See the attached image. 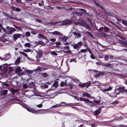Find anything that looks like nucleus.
<instances>
[{
  "label": "nucleus",
  "mask_w": 127,
  "mask_h": 127,
  "mask_svg": "<svg viewBox=\"0 0 127 127\" xmlns=\"http://www.w3.org/2000/svg\"><path fill=\"white\" fill-rule=\"evenodd\" d=\"M93 72H95V74L94 76L95 77H97L101 75L103 76L104 73L100 71H98L97 70H93Z\"/></svg>",
  "instance_id": "1"
},
{
  "label": "nucleus",
  "mask_w": 127,
  "mask_h": 127,
  "mask_svg": "<svg viewBox=\"0 0 127 127\" xmlns=\"http://www.w3.org/2000/svg\"><path fill=\"white\" fill-rule=\"evenodd\" d=\"M6 29L8 33L9 34H12L13 32L16 30L15 28L12 27L10 28L8 27H7Z\"/></svg>",
  "instance_id": "2"
},
{
  "label": "nucleus",
  "mask_w": 127,
  "mask_h": 127,
  "mask_svg": "<svg viewBox=\"0 0 127 127\" xmlns=\"http://www.w3.org/2000/svg\"><path fill=\"white\" fill-rule=\"evenodd\" d=\"M63 23L61 25H66L72 23V20H66L62 22Z\"/></svg>",
  "instance_id": "3"
},
{
  "label": "nucleus",
  "mask_w": 127,
  "mask_h": 127,
  "mask_svg": "<svg viewBox=\"0 0 127 127\" xmlns=\"http://www.w3.org/2000/svg\"><path fill=\"white\" fill-rule=\"evenodd\" d=\"M43 67L42 66H41V67L39 66L38 67L37 69L39 71H42V70H46L49 69L50 67L48 66L47 67H44V68H43Z\"/></svg>",
  "instance_id": "4"
},
{
  "label": "nucleus",
  "mask_w": 127,
  "mask_h": 127,
  "mask_svg": "<svg viewBox=\"0 0 127 127\" xmlns=\"http://www.w3.org/2000/svg\"><path fill=\"white\" fill-rule=\"evenodd\" d=\"M11 56V54L10 53H8L5 54V57L4 58V60H7L9 59L10 57Z\"/></svg>",
  "instance_id": "5"
},
{
  "label": "nucleus",
  "mask_w": 127,
  "mask_h": 127,
  "mask_svg": "<svg viewBox=\"0 0 127 127\" xmlns=\"http://www.w3.org/2000/svg\"><path fill=\"white\" fill-rule=\"evenodd\" d=\"M60 22H48L47 23V25H48L49 26H55V24H57L58 23H60Z\"/></svg>",
  "instance_id": "6"
},
{
  "label": "nucleus",
  "mask_w": 127,
  "mask_h": 127,
  "mask_svg": "<svg viewBox=\"0 0 127 127\" xmlns=\"http://www.w3.org/2000/svg\"><path fill=\"white\" fill-rule=\"evenodd\" d=\"M4 15L6 16L9 19H12L14 20L15 19L13 17H12L11 15H9L8 14L6 13L5 12L3 13Z\"/></svg>",
  "instance_id": "7"
},
{
  "label": "nucleus",
  "mask_w": 127,
  "mask_h": 127,
  "mask_svg": "<svg viewBox=\"0 0 127 127\" xmlns=\"http://www.w3.org/2000/svg\"><path fill=\"white\" fill-rule=\"evenodd\" d=\"M21 34H14L13 36L14 39L15 40H16L18 38L20 37Z\"/></svg>",
  "instance_id": "8"
},
{
  "label": "nucleus",
  "mask_w": 127,
  "mask_h": 127,
  "mask_svg": "<svg viewBox=\"0 0 127 127\" xmlns=\"http://www.w3.org/2000/svg\"><path fill=\"white\" fill-rule=\"evenodd\" d=\"M101 65L104 66H106L107 67L110 68H112V65L111 64L109 63H107L105 64H102Z\"/></svg>",
  "instance_id": "9"
},
{
  "label": "nucleus",
  "mask_w": 127,
  "mask_h": 127,
  "mask_svg": "<svg viewBox=\"0 0 127 127\" xmlns=\"http://www.w3.org/2000/svg\"><path fill=\"white\" fill-rule=\"evenodd\" d=\"M51 33L53 35L59 36H61L62 35V34L60 32L57 31H55L54 32H52Z\"/></svg>",
  "instance_id": "10"
},
{
  "label": "nucleus",
  "mask_w": 127,
  "mask_h": 127,
  "mask_svg": "<svg viewBox=\"0 0 127 127\" xmlns=\"http://www.w3.org/2000/svg\"><path fill=\"white\" fill-rule=\"evenodd\" d=\"M22 69L20 68V66H18L15 69V73H17L22 71Z\"/></svg>",
  "instance_id": "11"
},
{
  "label": "nucleus",
  "mask_w": 127,
  "mask_h": 127,
  "mask_svg": "<svg viewBox=\"0 0 127 127\" xmlns=\"http://www.w3.org/2000/svg\"><path fill=\"white\" fill-rule=\"evenodd\" d=\"M19 91V89H14L12 88H11L10 89V91L12 92L13 94H15V93L18 92Z\"/></svg>",
  "instance_id": "12"
},
{
  "label": "nucleus",
  "mask_w": 127,
  "mask_h": 127,
  "mask_svg": "<svg viewBox=\"0 0 127 127\" xmlns=\"http://www.w3.org/2000/svg\"><path fill=\"white\" fill-rule=\"evenodd\" d=\"M8 91L7 90H3L2 93L1 94V95L2 96L5 95L7 94Z\"/></svg>",
  "instance_id": "13"
},
{
  "label": "nucleus",
  "mask_w": 127,
  "mask_h": 127,
  "mask_svg": "<svg viewBox=\"0 0 127 127\" xmlns=\"http://www.w3.org/2000/svg\"><path fill=\"white\" fill-rule=\"evenodd\" d=\"M72 33L75 36H77V37L80 38L81 37V35L79 33L76 32H72Z\"/></svg>",
  "instance_id": "14"
},
{
  "label": "nucleus",
  "mask_w": 127,
  "mask_h": 127,
  "mask_svg": "<svg viewBox=\"0 0 127 127\" xmlns=\"http://www.w3.org/2000/svg\"><path fill=\"white\" fill-rule=\"evenodd\" d=\"M83 96H86L88 98H90L91 97V95L86 92H84Z\"/></svg>",
  "instance_id": "15"
},
{
  "label": "nucleus",
  "mask_w": 127,
  "mask_h": 127,
  "mask_svg": "<svg viewBox=\"0 0 127 127\" xmlns=\"http://www.w3.org/2000/svg\"><path fill=\"white\" fill-rule=\"evenodd\" d=\"M58 83V81H55L53 84L52 87H55V88H57L59 86Z\"/></svg>",
  "instance_id": "16"
},
{
  "label": "nucleus",
  "mask_w": 127,
  "mask_h": 127,
  "mask_svg": "<svg viewBox=\"0 0 127 127\" xmlns=\"http://www.w3.org/2000/svg\"><path fill=\"white\" fill-rule=\"evenodd\" d=\"M85 33L87 35L90 36L92 39H93V35L89 31H87L85 32Z\"/></svg>",
  "instance_id": "17"
},
{
  "label": "nucleus",
  "mask_w": 127,
  "mask_h": 127,
  "mask_svg": "<svg viewBox=\"0 0 127 127\" xmlns=\"http://www.w3.org/2000/svg\"><path fill=\"white\" fill-rule=\"evenodd\" d=\"M100 111L98 110H96L94 112V115L95 116H97L100 113V111L101 110L100 108H99Z\"/></svg>",
  "instance_id": "18"
},
{
  "label": "nucleus",
  "mask_w": 127,
  "mask_h": 127,
  "mask_svg": "<svg viewBox=\"0 0 127 127\" xmlns=\"http://www.w3.org/2000/svg\"><path fill=\"white\" fill-rule=\"evenodd\" d=\"M21 59V58H18L17 59L15 60V64H17L21 62L20 60Z\"/></svg>",
  "instance_id": "19"
},
{
  "label": "nucleus",
  "mask_w": 127,
  "mask_h": 127,
  "mask_svg": "<svg viewBox=\"0 0 127 127\" xmlns=\"http://www.w3.org/2000/svg\"><path fill=\"white\" fill-rule=\"evenodd\" d=\"M38 37L39 38H44L46 39V37L44 35L42 34H39L38 35Z\"/></svg>",
  "instance_id": "20"
},
{
  "label": "nucleus",
  "mask_w": 127,
  "mask_h": 127,
  "mask_svg": "<svg viewBox=\"0 0 127 127\" xmlns=\"http://www.w3.org/2000/svg\"><path fill=\"white\" fill-rule=\"evenodd\" d=\"M66 80L65 81V82H64L63 81H62L61 83H60V85L61 86V87H63L64 86H66Z\"/></svg>",
  "instance_id": "21"
},
{
  "label": "nucleus",
  "mask_w": 127,
  "mask_h": 127,
  "mask_svg": "<svg viewBox=\"0 0 127 127\" xmlns=\"http://www.w3.org/2000/svg\"><path fill=\"white\" fill-rule=\"evenodd\" d=\"M28 83H29L28 86L29 87V88H32L34 84V83L32 82H28Z\"/></svg>",
  "instance_id": "22"
},
{
  "label": "nucleus",
  "mask_w": 127,
  "mask_h": 127,
  "mask_svg": "<svg viewBox=\"0 0 127 127\" xmlns=\"http://www.w3.org/2000/svg\"><path fill=\"white\" fill-rule=\"evenodd\" d=\"M125 88V87L124 86H122V87H120L118 88H117L116 89H115V90H118V91L121 90V91H122L123 89H124Z\"/></svg>",
  "instance_id": "23"
},
{
  "label": "nucleus",
  "mask_w": 127,
  "mask_h": 127,
  "mask_svg": "<svg viewBox=\"0 0 127 127\" xmlns=\"http://www.w3.org/2000/svg\"><path fill=\"white\" fill-rule=\"evenodd\" d=\"M62 104H64L65 105L67 106H71L72 105H73V104L72 103H70L69 104L67 103L64 102H63L62 103Z\"/></svg>",
  "instance_id": "24"
},
{
  "label": "nucleus",
  "mask_w": 127,
  "mask_h": 127,
  "mask_svg": "<svg viewBox=\"0 0 127 127\" xmlns=\"http://www.w3.org/2000/svg\"><path fill=\"white\" fill-rule=\"evenodd\" d=\"M60 39L63 42H65L66 40V38L64 37H60Z\"/></svg>",
  "instance_id": "25"
},
{
  "label": "nucleus",
  "mask_w": 127,
  "mask_h": 127,
  "mask_svg": "<svg viewBox=\"0 0 127 127\" xmlns=\"http://www.w3.org/2000/svg\"><path fill=\"white\" fill-rule=\"evenodd\" d=\"M63 105H61L60 104H57L55 105H53V108H57V107H60L62 106Z\"/></svg>",
  "instance_id": "26"
},
{
  "label": "nucleus",
  "mask_w": 127,
  "mask_h": 127,
  "mask_svg": "<svg viewBox=\"0 0 127 127\" xmlns=\"http://www.w3.org/2000/svg\"><path fill=\"white\" fill-rule=\"evenodd\" d=\"M103 29H104V31L105 32H108L109 30L108 28L106 26H105L104 27Z\"/></svg>",
  "instance_id": "27"
},
{
  "label": "nucleus",
  "mask_w": 127,
  "mask_h": 127,
  "mask_svg": "<svg viewBox=\"0 0 127 127\" xmlns=\"http://www.w3.org/2000/svg\"><path fill=\"white\" fill-rule=\"evenodd\" d=\"M122 23L123 25L127 26V21L125 20H122Z\"/></svg>",
  "instance_id": "28"
},
{
  "label": "nucleus",
  "mask_w": 127,
  "mask_h": 127,
  "mask_svg": "<svg viewBox=\"0 0 127 127\" xmlns=\"http://www.w3.org/2000/svg\"><path fill=\"white\" fill-rule=\"evenodd\" d=\"M91 82H88L86 83H84L85 86L86 87H88L91 85Z\"/></svg>",
  "instance_id": "29"
},
{
  "label": "nucleus",
  "mask_w": 127,
  "mask_h": 127,
  "mask_svg": "<svg viewBox=\"0 0 127 127\" xmlns=\"http://www.w3.org/2000/svg\"><path fill=\"white\" fill-rule=\"evenodd\" d=\"M19 53L20 54H21L24 56H25V57H26L27 58H28V56L27 55L26 53H24V52H19Z\"/></svg>",
  "instance_id": "30"
},
{
  "label": "nucleus",
  "mask_w": 127,
  "mask_h": 127,
  "mask_svg": "<svg viewBox=\"0 0 127 127\" xmlns=\"http://www.w3.org/2000/svg\"><path fill=\"white\" fill-rule=\"evenodd\" d=\"M24 46L25 47H27L29 48H30L31 47V44L29 43H25L24 45Z\"/></svg>",
  "instance_id": "31"
},
{
  "label": "nucleus",
  "mask_w": 127,
  "mask_h": 127,
  "mask_svg": "<svg viewBox=\"0 0 127 127\" xmlns=\"http://www.w3.org/2000/svg\"><path fill=\"white\" fill-rule=\"evenodd\" d=\"M37 43L38 44V45L39 44H41L42 45H45V44L43 42L41 41H38Z\"/></svg>",
  "instance_id": "32"
},
{
  "label": "nucleus",
  "mask_w": 127,
  "mask_h": 127,
  "mask_svg": "<svg viewBox=\"0 0 127 127\" xmlns=\"http://www.w3.org/2000/svg\"><path fill=\"white\" fill-rule=\"evenodd\" d=\"M112 89V88L111 86H109V88L106 89H105L104 90V91L105 92L106 91H108L111 90Z\"/></svg>",
  "instance_id": "33"
},
{
  "label": "nucleus",
  "mask_w": 127,
  "mask_h": 127,
  "mask_svg": "<svg viewBox=\"0 0 127 127\" xmlns=\"http://www.w3.org/2000/svg\"><path fill=\"white\" fill-rule=\"evenodd\" d=\"M38 4L40 6H41L42 5L43 6L44 1L42 0L40 1V3L39 2Z\"/></svg>",
  "instance_id": "34"
},
{
  "label": "nucleus",
  "mask_w": 127,
  "mask_h": 127,
  "mask_svg": "<svg viewBox=\"0 0 127 127\" xmlns=\"http://www.w3.org/2000/svg\"><path fill=\"white\" fill-rule=\"evenodd\" d=\"M41 74L42 75L43 77H46L47 76V74L46 73H41Z\"/></svg>",
  "instance_id": "35"
},
{
  "label": "nucleus",
  "mask_w": 127,
  "mask_h": 127,
  "mask_svg": "<svg viewBox=\"0 0 127 127\" xmlns=\"http://www.w3.org/2000/svg\"><path fill=\"white\" fill-rule=\"evenodd\" d=\"M38 53H39V54L40 55V56H42L43 54L42 51L41 50H39L38 51Z\"/></svg>",
  "instance_id": "36"
},
{
  "label": "nucleus",
  "mask_w": 127,
  "mask_h": 127,
  "mask_svg": "<svg viewBox=\"0 0 127 127\" xmlns=\"http://www.w3.org/2000/svg\"><path fill=\"white\" fill-rule=\"evenodd\" d=\"M14 26L17 29H18L19 30H21L22 29L20 27L17 26L15 25H14Z\"/></svg>",
  "instance_id": "37"
},
{
  "label": "nucleus",
  "mask_w": 127,
  "mask_h": 127,
  "mask_svg": "<svg viewBox=\"0 0 127 127\" xmlns=\"http://www.w3.org/2000/svg\"><path fill=\"white\" fill-rule=\"evenodd\" d=\"M51 55H54L57 56L58 55L57 53L55 51H53L51 52Z\"/></svg>",
  "instance_id": "38"
},
{
  "label": "nucleus",
  "mask_w": 127,
  "mask_h": 127,
  "mask_svg": "<svg viewBox=\"0 0 127 127\" xmlns=\"http://www.w3.org/2000/svg\"><path fill=\"white\" fill-rule=\"evenodd\" d=\"M82 42H78L77 44V45L78 47H80L82 45Z\"/></svg>",
  "instance_id": "39"
},
{
  "label": "nucleus",
  "mask_w": 127,
  "mask_h": 127,
  "mask_svg": "<svg viewBox=\"0 0 127 127\" xmlns=\"http://www.w3.org/2000/svg\"><path fill=\"white\" fill-rule=\"evenodd\" d=\"M23 51L26 52H31V50L30 49H27L26 50H23Z\"/></svg>",
  "instance_id": "40"
},
{
  "label": "nucleus",
  "mask_w": 127,
  "mask_h": 127,
  "mask_svg": "<svg viewBox=\"0 0 127 127\" xmlns=\"http://www.w3.org/2000/svg\"><path fill=\"white\" fill-rule=\"evenodd\" d=\"M74 62L75 63L77 62V61L74 58V59H71L70 61V62Z\"/></svg>",
  "instance_id": "41"
},
{
  "label": "nucleus",
  "mask_w": 127,
  "mask_h": 127,
  "mask_svg": "<svg viewBox=\"0 0 127 127\" xmlns=\"http://www.w3.org/2000/svg\"><path fill=\"white\" fill-rule=\"evenodd\" d=\"M35 21H37L38 23H42V22L40 20L36 19H35Z\"/></svg>",
  "instance_id": "42"
},
{
  "label": "nucleus",
  "mask_w": 127,
  "mask_h": 127,
  "mask_svg": "<svg viewBox=\"0 0 127 127\" xmlns=\"http://www.w3.org/2000/svg\"><path fill=\"white\" fill-rule=\"evenodd\" d=\"M25 34L27 36H30V32H26Z\"/></svg>",
  "instance_id": "43"
},
{
  "label": "nucleus",
  "mask_w": 127,
  "mask_h": 127,
  "mask_svg": "<svg viewBox=\"0 0 127 127\" xmlns=\"http://www.w3.org/2000/svg\"><path fill=\"white\" fill-rule=\"evenodd\" d=\"M28 86V85L26 84H24L23 85V87L26 89L27 88Z\"/></svg>",
  "instance_id": "44"
},
{
  "label": "nucleus",
  "mask_w": 127,
  "mask_h": 127,
  "mask_svg": "<svg viewBox=\"0 0 127 127\" xmlns=\"http://www.w3.org/2000/svg\"><path fill=\"white\" fill-rule=\"evenodd\" d=\"M79 86L82 87H84L85 86L84 83L82 84H79Z\"/></svg>",
  "instance_id": "45"
},
{
  "label": "nucleus",
  "mask_w": 127,
  "mask_h": 127,
  "mask_svg": "<svg viewBox=\"0 0 127 127\" xmlns=\"http://www.w3.org/2000/svg\"><path fill=\"white\" fill-rule=\"evenodd\" d=\"M86 49H87V50L90 53L91 55H92L93 54L92 52V51L90 50L88 48H86Z\"/></svg>",
  "instance_id": "46"
},
{
  "label": "nucleus",
  "mask_w": 127,
  "mask_h": 127,
  "mask_svg": "<svg viewBox=\"0 0 127 127\" xmlns=\"http://www.w3.org/2000/svg\"><path fill=\"white\" fill-rule=\"evenodd\" d=\"M84 101L86 103H88L89 102V99L85 98Z\"/></svg>",
  "instance_id": "47"
},
{
  "label": "nucleus",
  "mask_w": 127,
  "mask_h": 127,
  "mask_svg": "<svg viewBox=\"0 0 127 127\" xmlns=\"http://www.w3.org/2000/svg\"><path fill=\"white\" fill-rule=\"evenodd\" d=\"M64 49L65 50H69V47L68 46H66L64 47Z\"/></svg>",
  "instance_id": "48"
},
{
  "label": "nucleus",
  "mask_w": 127,
  "mask_h": 127,
  "mask_svg": "<svg viewBox=\"0 0 127 127\" xmlns=\"http://www.w3.org/2000/svg\"><path fill=\"white\" fill-rule=\"evenodd\" d=\"M78 47V46L77 44H75L73 46V48L75 49H76Z\"/></svg>",
  "instance_id": "49"
},
{
  "label": "nucleus",
  "mask_w": 127,
  "mask_h": 127,
  "mask_svg": "<svg viewBox=\"0 0 127 127\" xmlns=\"http://www.w3.org/2000/svg\"><path fill=\"white\" fill-rule=\"evenodd\" d=\"M64 52L66 53H71V51H65Z\"/></svg>",
  "instance_id": "50"
},
{
  "label": "nucleus",
  "mask_w": 127,
  "mask_h": 127,
  "mask_svg": "<svg viewBox=\"0 0 127 127\" xmlns=\"http://www.w3.org/2000/svg\"><path fill=\"white\" fill-rule=\"evenodd\" d=\"M121 41H122V43L125 45H127V42L124 41L123 40H121Z\"/></svg>",
  "instance_id": "51"
},
{
  "label": "nucleus",
  "mask_w": 127,
  "mask_h": 127,
  "mask_svg": "<svg viewBox=\"0 0 127 127\" xmlns=\"http://www.w3.org/2000/svg\"><path fill=\"white\" fill-rule=\"evenodd\" d=\"M109 56L107 55H106L104 57V59L105 60H108Z\"/></svg>",
  "instance_id": "52"
},
{
  "label": "nucleus",
  "mask_w": 127,
  "mask_h": 127,
  "mask_svg": "<svg viewBox=\"0 0 127 127\" xmlns=\"http://www.w3.org/2000/svg\"><path fill=\"white\" fill-rule=\"evenodd\" d=\"M15 8V9H14V10L16 11H19L20 10V9L18 8Z\"/></svg>",
  "instance_id": "53"
},
{
  "label": "nucleus",
  "mask_w": 127,
  "mask_h": 127,
  "mask_svg": "<svg viewBox=\"0 0 127 127\" xmlns=\"http://www.w3.org/2000/svg\"><path fill=\"white\" fill-rule=\"evenodd\" d=\"M87 49H82L81 51V52L82 53H84L86 52L87 50Z\"/></svg>",
  "instance_id": "54"
},
{
  "label": "nucleus",
  "mask_w": 127,
  "mask_h": 127,
  "mask_svg": "<svg viewBox=\"0 0 127 127\" xmlns=\"http://www.w3.org/2000/svg\"><path fill=\"white\" fill-rule=\"evenodd\" d=\"M42 106H43V105H42V104H41L38 105H36V106H37L39 108L42 107Z\"/></svg>",
  "instance_id": "55"
},
{
  "label": "nucleus",
  "mask_w": 127,
  "mask_h": 127,
  "mask_svg": "<svg viewBox=\"0 0 127 127\" xmlns=\"http://www.w3.org/2000/svg\"><path fill=\"white\" fill-rule=\"evenodd\" d=\"M93 102L95 103H97V104L99 103H100V102L99 101H96V100H94Z\"/></svg>",
  "instance_id": "56"
},
{
  "label": "nucleus",
  "mask_w": 127,
  "mask_h": 127,
  "mask_svg": "<svg viewBox=\"0 0 127 127\" xmlns=\"http://www.w3.org/2000/svg\"><path fill=\"white\" fill-rule=\"evenodd\" d=\"M100 35H101L102 36L105 37V36L106 35L105 34L103 33H101L100 34Z\"/></svg>",
  "instance_id": "57"
},
{
  "label": "nucleus",
  "mask_w": 127,
  "mask_h": 127,
  "mask_svg": "<svg viewBox=\"0 0 127 127\" xmlns=\"http://www.w3.org/2000/svg\"><path fill=\"white\" fill-rule=\"evenodd\" d=\"M105 15L108 16H110L111 15V13L108 12H106L105 13Z\"/></svg>",
  "instance_id": "58"
},
{
  "label": "nucleus",
  "mask_w": 127,
  "mask_h": 127,
  "mask_svg": "<svg viewBox=\"0 0 127 127\" xmlns=\"http://www.w3.org/2000/svg\"><path fill=\"white\" fill-rule=\"evenodd\" d=\"M90 57L92 59H95V57L93 55V54L90 56Z\"/></svg>",
  "instance_id": "59"
},
{
  "label": "nucleus",
  "mask_w": 127,
  "mask_h": 127,
  "mask_svg": "<svg viewBox=\"0 0 127 127\" xmlns=\"http://www.w3.org/2000/svg\"><path fill=\"white\" fill-rule=\"evenodd\" d=\"M3 84L4 85L6 86H9V85L8 84L6 83V82H4Z\"/></svg>",
  "instance_id": "60"
},
{
  "label": "nucleus",
  "mask_w": 127,
  "mask_h": 127,
  "mask_svg": "<svg viewBox=\"0 0 127 127\" xmlns=\"http://www.w3.org/2000/svg\"><path fill=\"white\" fill-rule=\"evenodd\" d=\"M83 45L85 47H87L88 46V45L86 42H84V44H83Z\"/></svg>",
  "instance_id": "61"
},
{
  "label": "nucleus",
  "mask_w": 127,
  "mask_h": 127,
  "mask_svg": "<svg viewBox=\"0 0 127 127\" xmlns=\"http://www.w3.org/2000/svg\"><path fill=\"white\" fill-rule=\"evenodd\" d=\"M50 40L54 42L56 40V39L55 38H52L50 39Z\"/></svg>",
  "instance_id": "62"
},
{
  "label": "nucleus",
  "mask_w": 127,
  "mask_h": 127,
  "mask_svg": "<svg viewBox=\"0 0 127 127\" xmlns=\"http://www.w3.org/2000/svg\"><path fill=\"white\" fill-rule=\"evenodd\" d=\"M103 28L104 27H101L98 30H99L101 32L102 31V30L103 29Z\"/></svg>",
  "instance_id": "63"
},
{
  "label": "nucleus",
  "mask_w": 127,
  "mask_h": 127,
  "mask_svg": "<svg viewBox=\"0 0 127 127\" xmlns=\"http://www.w3.org/2000/svg\"><path fill=\"white\" fill-rule=\"evenodd\" d=\"M44 87L45 88H48V86L47 84H45L44 85Z\"/></svg>",
  "instance_id": "64"
}]
</instances>
